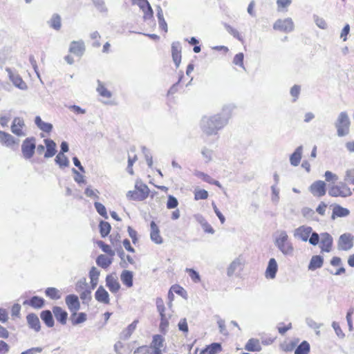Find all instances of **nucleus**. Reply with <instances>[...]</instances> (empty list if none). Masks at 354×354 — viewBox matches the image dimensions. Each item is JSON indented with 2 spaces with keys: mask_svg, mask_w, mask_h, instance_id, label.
<instances>
[{
  "mask_svg": "<svg viewBox=\"0 0 354 354\" xmlns=\"http://www.w3.org/2000/svg\"><path fill=\"white\" fill-rule=\"evenodd\" d=\"M273 28L284 32H290L294 29V23L291 18L284 19H277L274 25Z\"/></svg>",
  "mask_w": 354,
  "mask_h": 354,
  "instance_id": "obj_7",
  "label": "nucleus"
},
{
  "mask_svg": "<svg viewBox=\"0 0 354 354\" xmlns=\"http://www.w3.org/2000/svg\"><path fill=\"white\" fill-rule=\"evenodd\" d=\"M150 238L156 244H161L163 242V239L160 234L159 227L154 221H151L150 223Z\"/></svg>",
  "mask_w": 354,
  "mask_h": 354,
  "instance_id": "obj_17",
  "label": "nucleus"
},
{
  "mask_svg": "<svg viewBox=\"0 0 354 354\" xmlns=\"http://www.w3.org/2000/svg\"><path fill=\"white\" fill-rule=\"evenodd\" d=\"M35 140V138L30 137L26 138L23 141L21 145V152L26 160H29L33 156L36 149Z\"/></svg>",
  "mask_w": 354,
  "mask_h": 354,
  "instance_id": "obj_6",
  "label": "nucleus"
},
{
  "mask_svg": "<svg viewBox=\"0 0 354 354\" xmlns=\"http://www.w3.org/2000/svg\"><path fill=\"white\" fill-rule=\"evenodd\" d=\"M337 246L340 250H349L353 246V236L349 233L342 234L339 238Z\"/></svg>",
  "mask_w": 354,
  "mask_h": 354,
  "instance_id": "obj_9",
  "label": "nucleus"
},
{
  "mask_svg": "<svg viewBox=\"0 0 354 354\" xmlns=\"http://www.w3.org/2000/svg\"><path fill=\"white\" fill-rule=\"evenodd\" d=\"M313 19H314V21H315V24L319 28L323 29V30H326L328 28L327 23L326 22V21L323 18L319 17V16L315 15L313 16Z\"/></svg>",
  "mask_w": 354,
  "mask_h": 354,
  "instance_id": "obj_50",
  "label": "nucleus"
},
{
  "mask_svg": "<svg viewBox=\"0 0 354 354\" xmlns=\"http://www.w3.org/2000/svg\"><path fill=\"white\" fill-rule=\"evenodd\" d=\"M46 295L52 299H58L60 298L59 290L55 288H48L45 290Z\"/></svg>",
  "mask_w": 354,
  "mask_h": 354,
  "instance_id": "obj_47",
  "label": "nucleus"
},
{
  "mask_svg": "<svg viewBox=\"0 0 354 354\" xmlns=\"http://www.w3.org/2000/svg\"><path fill=\"white\" fill-rule=\"evenodd\" d=\"M88 288V283L85 278L80 279L75 285V290L77 292H80Z\"/></svg>",
  "mask_w": 354,
  "mask_h": 354,
  "instance_id": "obj_52",
  "label": "nucleus"
},
{
  "mask_svg": "<svg viewBox=\"0 0 354 354\" xmlns=\"http://www.w3.org/2000/svg\"><path fill=\"white\" fill-rule=\"evenodd\" d=\"M48 23L52 28L59 30L62 26L61 17L58 14H53Z\"/></svg>",
  "mask_w": 354,
  "mask_h": 354,
  "instance_id": "obj_40",
  "label": "nucleus"
},
{
  "mask_svg": "<svg viewBox=\"0 0 354 354\" xmlns=\"http://www.w3.org/2000/svg\"><path fill=\"white\" fill-rule=\"evenodd\" d=\"M100 232L102 237H106L111 231V225L106 221H100L99 224Z\"/></svg>",
  "mask_w": 354,
  "mask_h": 354,
  "instance_id": "obj_42",
  "label": "nucleus"
},
{
  "mask_svg": "<svg viewBox=\"0 0 354 354\" xmlns=\"http://www.w3.org/2000/svg\"><path fill=\"white\" fill-rule=\"evenodd\" d=\"M171 55L173 61L178 68L181 62V45L180 42H173L171 44Z\"/></svg>",
  "mask_w": 354,
  "mask_h": 354,
  "instance_id": "obj_15",
  "label": "nucleus"
},
{
  "mask_svg": "<svg viewBox=\"0 0 354 354\" xmlns=\"http://www.w3.org/2000/svg\"><path fill=\"white\" fill-rule=\"evenodd\" d=\"M99 193L100 192L97 189H92L91 188V187H87L84 190V194L86 195V196L91 197V198H95L97 199L99 198V196H98Z\"/></svg>",
  "mask_w": 354,
  "mask_h": 354,
  "instance_id": "obj_58",
  "label": "nucleus"
},
{
  "mask_svg": "<svg viewBox=\"0 0 354 354\" xmlns=\"http://www.w3.org/2000/svg\"><path fill=\"white\" fill-rule=\"evenodd\" d=\"M69 51L78 57H82L85 51L84 43L82 40L71 41Z\"/></svg>",
  "mask_w": 354,
  "mask_h": 354,
  "instance_id": "obj_14",
  "label": "nucleus"
},
{
  "mask_svg": "<svg viewBox=\"0 0 354 354\" xmlns=\"http://www.w3.org/2000/svg\"><path fill=\"white\" fill-rule=\"evenodd\" d=\"M19 140L15 138L11 134L0 131V143L6 147L12 148L15 145H18Z\"/></svg>",
  "mask_w": 354,
  "mask_h": 354,
  "instance_id": "obj_11",
  "label": "nucleus"
},
{
  "mask_svg": "<svg viewBox=\"0 0 354 354\" xmlns=\"http://www.w3.org/2000/svg\"><path fill=\"white\" fill-rule=\"evenodd\" d=\"M310 351V344L303 341L295 349V354H307Z\"/></svg>",
  "mask_w": 354,
  "mask_h": 354,
  "instance_id": "obj_44",
  "label": "nucleus"
},
{
  "mask_svg": "<svg viewBox=\"0 0 354 354\" xmlns=\"http://www.w3.org/2000/svg\"><path fill=\"white\" fill-rule=\"evenodd\" d=\"M156 307L158 313H160V317H164L165 307L163 302V300L161 298L156 299Z\"/></svg>",
  "mask_w": 354,
  "mask_h": 354,
  "instance_id": "obj_56",
  "label": "nucleus"
},
{
  "mask_svg": "<svg viewBox=\"0 0 354 354\" xmlns=\"http://www.w3.org/2000/svg\"><path fill=\"white\" fill-rule=\"evenodd\" d=\"M138 323V320L136 319L124 329L120 334V339L122 340L128 339L136 330Z\"/></svg>",
  "mask_w": 354,
  "mask_h": 354,
  "instance_id": "obj_25",
  "label": "nucleus"
},
{
  "mask_svg": "<svg viewBox=\"0 0 354 354\" xmlns=\"http://www.w3.org/2000/svg\"><path fill=\"white\" fill-rule=\"evenodd\" d=\"M40 317L48 327L51 328L54 326L53 314L49 310H43L40 314Z\"/></svg>",
  "mask_w": 354,
  "mask_h": 354,
  "instance_id": "obj_34",
  "label": "nucleus"
},
{
  "mask_svg": "<svg viewBox=\"0 0 354 354\" xmlns=\"http://www.w3.org/2000/svg\"><path fill=\"white\" fill-rule=\"evenodd\" d=\"M212 153L213 151L211 149H207V147H203L201 149V154L203 158L205 159L206 162H209L212 160Z\"/></svg>",
  "mask_w": 354,
  "mask_h": 354,
  "instance_id": "obj_53",
  "label": "nucleus"
},
{
  "mask_svg": "<svg viewBox=\"0 0 354 354\" xmlns=\"http://www.w3.org/2000/svg\"><path fill=\"white\" fill-rule=\"evenodd\" d=\"M6 71L8 73L10 80L16 87L21 90H26L27 88L26 82L23 81L22 78L18 74L14 73L9 68H6Z\"/></svg>",
  "mask_w": 354,
  "mask_h": 354,
  "instance_id": "obj_13",
  "label": "nucleus"
},
{
  "mask_svg": "<svg viewBox=\"0 0 354 354\" xmlns=\"http://www.w3.org/2000/svg\"><path fill=\"white\" fill-rule=\"evenodd\" d=\"M169 326V321L165 317V315L164 317H160V330L164 334L167 332V328Z\"/></svg>",
  "mask_w": 354,
  "mask_h": 354,
  "instance_id": "obj_62",
  "label": "nucleus"
},
{
  "mask_svg": "<svg viewBox=\"0 0 354 354\" xmlns=\"http://www.w3.org/2000/svg\"><path fill=\"white\" fill-rule=\"evenodd\" d=\"M328 194L332 197L346 198L350 196L352 192L346 183L340 182L337 185H329Z\"/></svg>",
  "mask_w": 354,
  "mask_h": 354,
  "instance_id": "obj_4",
  "label": "nucleus"
},
{
  "mask_svg": "<svg viewBox=\"0 0 354 354\" xmlns=\"http://www.w3.org/2000/svg\"><path fill=\"white\" fill-rule=\"evenodd\" d=\"M208 197V192L205 189H200L198 191H196L194 194V198L195 200H204L207 198Z\"/></svg>",
  "mask_w": 354,
  "mask_h": 354,
  "instance_id": "obj_63",
  "label": "nucleus"
},
{
  "mask_svg": "<svg viewBox=\"0 0 354 354\" xmlns=\"http://www.w3.org/2000/svg\"><path fill=\"white\" fill-rule=\"evenodd\" d=\"M303 153V146H299L290 156L291 165L297 167L299 165Z\"/></svg>",
  "mask_w": 354,
  "mask_h": 354,
  "instance_id": "obj_26",
  "label": "nucleus"
},
{
  "mask_svg": "<svg viewBox=\"0 0 354 354\" xmlns=\"http://www.w3.org/2000/svg\"><path fill=\"white\" fill-rule=\"evenodd\" d=\"M150 347H147L146 346H142L138 347L135 351L134 354L137 353H143V352H147L149 354H162V350L156 349V348H151L152 351L149 352Z\"/></svg>",
  "mask_w": 354,
  "mask_h": 354,
  "instance_id": "obj_46",
  "label": "nucleus"
},
{
  "mask_svg": "<svg viewBox=\"0 0 354 354\" xmlns=\"http://www.w3.org/2000/svg\"><path fill=\"white\" fill-rule=\"evenodd\" d=\"M165 347V338L161 335H154L150 344V348L162 350Z\"/></svg>",
  "mask_w": 354,
  "mask_h": 354,
  "instance_id": "obj_30",
  "label": "nucleus"
},
{
  "mask_svg": "<svg viewBox=\"0 0 354 354\" xmlns=\"http://www.w3.org/2000/svg\"><path fill=\"white\" fill-rule=\"evenodd\" d=\"M278 11H287L288 8L292 3V0H277Z\"/></svg>",
  "mask_w": 354,
  "mask_h": 354,
  "instance_id": "obj_45",
  "label": "nucleus"
},
{
  "mask_svg": "<svg viewBox=\"0 0 354 354\" xmlns=\"http://www.w3.org/2000/svg\"><path fill=\"white\" fill-rule=\"evenodd\" d=\"M24 304H29L35 308H41L44 305V299L38 296H33L30 300L24 301Z\"/></svg>",
  "mask_w": 354,
  "mask_h": 354,
  "instance_id": "obj_37",
  "label": "nucleus"
},
{
  "mask_svg": "<svg viewBox=\"0 0 354 354\" xmlns=\"http://www.w3.org/2000/svg\"><path fill=\"white\" fill-rule=\"evenodd\" d=\"M309 241V243L313 245H317L319 241H320V236L316 232H313L310 234V236H309V239L308 240Z\"/></svg>",
  "mask_w": 354,
  "mask_h": 354,
  "instance_id": "obj_57",
  "label": "nucleus"
},
{
  "mask_svg": "<svg viewBox=\"0 0 354 354\" xmlns=\"http://www.w3.org/2000/svg\"><path fill=\"white\" fill-rule=\"evenodd\" d=\"M245 349L250 352L260 351L261 346L259 340L254 338L250 339L245 346Z\"/></svg>",
  "mask_w": 354,
  "mask_h": 354,
  "instance_id": "obj_31",
  "label": "nucleus"
},
{
  "mask_svg": "<svg viewBox=\"0 0 354 354\" xmlns=\"http://www.w3.org/2000/svg\"><path fill=\"white\" fill-rule=\"evenodd\" d=\"M53 313L57 322L62 325L66 324L68 318V313L66 310L59 306H54L53 308Z\"/></svg>",
  "mask_w": 354,
  "mask_h": 354,
  "instance_id": "obj_24",
  "label": "nucleus"
},
{
  "mask_svg": "<svg viewBox=\"0 0 354 354\" xmlns=\"http://www.w3.org/2000/svg\"><path fill=\"white\" fill-rule=\"evenodd\" d=\"M344 181L354 185V169H348L346 171Z\"/></svg>",
  "mask_w": 354,
  "mask_h": 354,
  "instance_id": "obj_59",
  "label": "nucleus"
},
{
  "mask_svg": "<svg viewBox=\"0 0 354 354\" xmlns=\"http://www.w3.org/2000/svg\"><path fill=\"white\" fill-rule=\"evenodd\" d=\"M320 243V248L322 250L326 252H329L331 250L333 244V238L331 235L327 232L321 234Z\"/></svg>",
  "mask_w": 354,
  "mask_h": 354,
  "instance_id": "obj_19",
  "label": "nucleus"
},
{
  "mask_svg": "<svg viewBox=\"0 0 354 354\" xmlns=\"http://www.w3.org/2000/svg\"><path fill=\"white\" fill-rule=\"evenodd\" d=\"M106 286L112 293H116L120 288V284L117 278L112 274H109L106 277Z\"/></svg>",
  "mask_w": 354,
  "mask_h": 354,
  "instance_id": "obj_20",
  "label": "nucleus"
},
{
  "mask_svg": "<svg viewBox=\"0 0 354 354\" xmlns=\"http://www.w3.org/2000/svg\"><path fill=\"white\" fill-rule=\"evenodd\" d=\"M149 193V187L145 184L136 185V190L129 191L127 194V198L133 201H144Z\"/></svg>",
  "mask_w": 354,
  "mask_h": 354,
  "instance_id": "obj_5",
  "label": "nucleus"
},
{
  "mask_svg": "<svg viewBox=\"0 0 354 354\" xmlns=\"http://www.w3.org/2000/svg\"><path fill=\"white\" fill-rule=\"evenodd\" d=\"M35 123L37 127L41 131L46 133H49L53 129V125L50 123L42 121L39 116H36L35 118Z\"/></svg>",
  "mask_w": 354,
  "mask_h": 354,
  "instance_id": "obj_33",
  "label": "nucleus"
},
{
  "mask_svg": "<svg viewBox=\"0 0 354 354\" xmlns=\"http://www.w3.org/2000/svg\"><path fill=\"white\" fill-rule=\"evenodd\" d=\"M324 177L327 182H331L333 184L338 180V176L330 171H326L325 172Z\"/></svg>",
  "mask_w": 354,
  "mask_h": 354,
  "instance_id": "obj_60",
  "label": "nucleus"
},
{
  "mask_svg": "<svg viewBox=\"0 0 354 354\" xmlns=\"http://www.w3.org/2000/svg\"><path fill=\"white\" fill-rule=\"evenodd\" d=\"M178 205V200L174 196L169 195L167 202V207L168 209H174Z\"/></svg>",
  "mask_w": 354,
  "mask_h": 354,
  "instance_id": "obj_55",
  "label": "nucleus"
},
{
  "mask_svg": "<svg viewBox=\"0 0 354 354\" xmlns=\"http://www.w3.org/2000/svg\"><path fill=\"white\" fill-rule=\"evenodd\" d=\"M324 259L320 255H315L311 258L309 265L308 270H315L317 268H320L323 266Z\"/></svg>",
  "mask_w": 354,
  "mask_h": 354,
  "instance_id": "obj_29",
  "label": "nucleus"
},
{
  "mask_svg": "<svg viewBox=\"0 0 354 354\" xmlns=\"http://www.w3.org/2000/svg\"><path fill=\"white\" fill-rule=\"evenodd\" d=\"M96 263L98 266L106 269L112 263V259L104 254H100L96 259Z\"/></svg>",
  "mask_w": 354,
  "mask_h": 354,
  "instance_id": "obj_38",
  "label": "nucleus"
},
{
  "mask_svg": "<svg viewBox=\"0 0 354 354\" xmlns=\"http://www.w3.org/2000/svg\"><path fill=\"white\" fill-rule=\"evenodd\" d=\"M98 245L104 252L109 254L110 256L115 255V252L111 248V247L109 245L105 244L103 241H99Z\"/></svg>",
  "mask_w": 354,
  "mask_h": 354,
  "instance_id": "obj_54",
  "label": "nucleus"
},
{
  "mask_svg": "<svg viewBox=\"0 0 354 354\" xmlns=\"http://www.w3.org/2000/svg\"><path fill=\"white\" fill-rule=\"evenodd\" d=\"M185 272L189 273L190 278L194 282L198 283L201 281L200 274L195 270L192 268H186Z\"/></svg>",
  "mask_w": 354,
  "mask_h": 354,
  "instance_id": "obj_51",
  "label": "nucleus"
},
{
  "mask_svg": "<svg viewBox=\"0 0 354 354\" xmlns=\"http://www.w3.org/2000/svg\"><path fill=\"white\" fill-rule=\"evenodd\" d=\"M55 161L61 168L66 167L69 165L68 158L64 154H62V153H59L57 155Z\"/></svg>",
  "mask_w": 354,
  "mask_h": 354,
  "instance_id": "obj_41",
  "label": "nucleus"
},
{
  "mask_svg": "<svg viewBox=\"0 0 354 354\" xmlns=\"http://www.w3.org/2000/svg\"><path fill=\"white\" fill-rule=\"evenodd\" d=\"M46 150L44 153V158H49L54 156L57 152L56 143L51 139L44 140Z\"/></svg>",
  "mask_w": 354,
  "mask_h": 354,
  "instance_id": "obj_23",
  "label": "nucleus"
},
{
  "mask_svg": "<svg viewBox=\"0 0 354 354\" xmlns=\"http://www.w3.org/2000/svg\"><path fill=\"white\" fill-rule=\"evenodd\" d=\"M97 91L101 96L106 98H110L112 95L111 91L107 90L103 83L100 80H97Z\"/></svg>",
  "mask_w": 354,
  "mask_h": 354,
  "instance_id": "obj_43",
  "label": "nucleus"
},
{
  "mask_svg": "<svg viewBox=\"0 0 354 354\" xmlns=\"http://www.w3.org/2000/svg\"><path fill=\"white\" fill-rule=\"evenodd\" d=\"M95 297V299L100 303L105 304H109V295L102 286H99L96 290Z\"/></svg>",
  "mask_w": 354,
  "mask_h": 354,
  "instance_id": "obj_22",
  "label": "nucleus"
},
{
  "mask_svg": "<svg viewBox=\"0 0 354 354\" xmlns=\"http://www.w3.org/2000/svg\"><path fill=\"white\" fill-rule=\"evenodd\" d=\"M222 347L220 343H212L205 348L201 351V354H216L221 351Z\"/></svg>",
  "mask_w": 354,
  "mask_h": 354,
  "instance_id": "obj_36",
  "label": "nucleus"
},
{
  "mask_svg": "<svg viewBox=\"0 0 354 354\" xmlns=\"http://www.w3.org/2000/svg\"><path fill=\"white\" fill-rule=\"evenodd\" d=\"M300 86L299 85H294L291 89H290V95L293 97V102H296L297 100L299 97V93H300Z\"/></svg>",
  "mask_w": 354,
  "mask_h": 354,
  "instance_id": "obj_61",
  "label": "nucleus"
},
{
  "mask_svg": "<svg viewBox=\"0 0 354 354\" xmlns=\"http://www.w3.org/2000/svg\"><path fill=\"white\" fill-rule=\"evenodd\" d=\"M278 270V266L275 259L272 258L269 260L268 266L266 270V277L268 279H274L277 272Z\"/></svg>",
  "mask_w": 354,
  "mask_h": 354,
  "instance_id": "obj_21",
  "label": "nucleus"
},
{
  "mask_svg": "<svg viewBox=\"0 0 354 354\" xmlns=\"http://www.w3.org/2000/svg\"><path fill=\"white\" fill-rule=\"evenodd\" d=\"M94 206H95L96 211L100 216H102V217H104L106 219L108 218L106 209L103 204H102L99 202H95Z\"/></svg>",
  "mask_w": 354,
  "mask_h": 354,
  "instance_id": "obj_48",
  "label": "nucleus"
},
{
  "mask_svg": "<svg viewBox=\"0 0 354 354\" xmlns=\"http://www.w3.org/2000/svg\"><path fill=\"white\" fill-rule=\"evenodd\" d=\"M326 184L323 180L315 181L309 187L310 192L315 196L322 197L326 194Z\"/></svg>",
  "mask_w": 354,
  "mask_h": 354,
  "instance_id": "obj_10",
  "label": "nucleus"
},
{
  "mask_svg": "<svg viewBox=\"0 0 354 354\" xmlns=\"http://www.w3.org/2000/svg\"><path fill=\"white\" fill-rule=\"evenodd\" d=\"M24 125V121L22 118L19 117L15 118L11 125V131L18 136H24L25 133L21 129Z\"/></svg>",
  "mask_w": 354,
  "mask_h": 354,
  "instance_id": "obj_18",
  "label": "nucleus"
},
{
  "mask_svg": "<svg viewBox=\"0 0 354 354\" xmlns=\"http://www.w3.org/2000/svg\"><path fill=\"white\" fill-rule=\"evenodd\" d=\"M134 5H138L144 13L145 21L151 19L153 17V9L147 0H132Z\"/></svg>",
  "mask_w": 354,
  "mask_h": 354,
  "instance_id": "obj_8",
  "label": "nucleus"
},
{
  "mask_svg": "<svg viewBox=\"0 0 354 354\" xmlns=\"http://www.w3.org/2000/svg\"><path fill=\"white\" fill-rule=\"evenodd\" d=\"M133 272L129 270H123L120 274V279L124 285L127 288H131L133 285Z\"/></svg>",
  "mask_w": 354,
  "mask_h": 354,
  "instance_id": "obj_28",
  "label": "nucleus"
},
{
  "mask_svg": "<svg viewBox=\"0 0 354 354\" xmlns=\"http://www.w3.org/2000/svg\"><path fill=\"white\" fill-rule=\"evenodd\" d=\"M178 327L179 330L183 333H187L189 331L187 319L185 318H183L180 320L178 324Z\"/></svg>",
  "mask_w": 354,
  "mask_h": 354,
  "instance_id": "obj_64",
  "label": "nucleus"
},
{
  "mask_svg": "<svg viewBox=\"0 0 354 354\" xmlns=\"http://www.w3.org/2000/svg\"><path fill=\"white\" fill-rule=\"evenodd\" d=\"M351 122L346 112L342 111L339 115L335 122L337 129V135L339 137L347 136L350 131Z\"/></svg>",
  "mask_w": 354,
  "mask_h": 354,
  "instance_id": "obj_3",
  "label": "nucleus"
},
{
  "mask_svg": "<svg viewBox=\"0 0 354 354\" xmlns=\"http://www.w3.org/2000/svg\"><path fill=\"white\" fill-rule=\"evenodd\" d=\"M86 314L85 313L74 312L71 314L70 319L73 326L84 323L86 320Z\"/></svg>",
  "mask_w": 354,
  "mask_h": 354,
  "instance_id": "obj_32",
  "label": "nucleus"
},
{
  "mask_svg": "<svg viewBox=\"0 0 354 354\" xmlns=\"http://www.w3.org/2000/svg\"><path fill=\"white\" fill-rule=\"evenodd\" d=\"M234 109V106L232 104L225 105L221 113L204 116L201 122V127L203 133L207 136L216 135L227 124Z\"/></svg>",
  "mask_w": 354,
  "mask_h": 354,
  "instance_id": "obj_1",
  "label": "nucleus"
},
{
  "mask_svg": "<svg viewBox=\"0 0 354 354\" xmlns=\"http://www.w3.org/2000/svg\"><path fill=\"white\" fill-rule=\"evenodd\" d=\"M65 301L68 309L71 312H77L80 308V303L77 295H68L66 297Z\"/></svg>",
  "mask_w": 354,
  "mask_h": 354,
  "instance_id": "obj_16",
  "label": "nucleus"
},
{
  "mask_svg": "<svg viewBox=\"0 0 354 354\" xmlns=\"http://www.w3.org/2000/svg\"><path fill=\"white\" fill-rule=\"evenodd\" d=\"M26 319L30 328L34 329L36 332L40 330V322L37 315L34 313H30L27 315Z\"/></svg>",
  "mask_w": 354,
  "mask_h": 354,
  "instance_id": "obj_27",
  "label": "nucleus"
},
{
  "mask_svg": "<svg viewBox=\"0 0 354 354\" xmlns=\"http://www.w3.org/2000/svg\"><path fill=\"white\" fill-rule=\"evenodd\" d=\"M350 213V211L345 207L336 205L334 206L333 209L332 218L334 219L337 217H345L347 216Z\"/></svg>",
  "mask_w": 354,
  "mask_h": 354,
  "instance_id": "obj_35",
  "label": "nucleus"
},
{
  "mask_svg": "<svg viewBox=\"0 0 354 354\" xmlns=\"http://www.w3.org/2000/svg\"><path fill=\"white\" fill-rule=\"evenodd\" d=\"M241 267V262L239 259H235L228 266L227 270V274L231 277L234 273Z\"/></svg>",
  "mask_w": 354,
  "mask_h": 354,
  "instance_id": "obj_39",
  "label": "nucleus"
},
{
  "mask_svg": "<svg viewBox=\"0 0 354 354\" xmlns=\"http://www.w3.org/2000/svg\"><path fill=\"white\" fill-rule=\"evenodd\" d=\"M312 232V227L306 225H301L294 231V236L303 241H307Z\"/></svg>",
  "mask_w": 354,
  "mask_h": 354,
  "instance_id": "obj_12",
  "label": "nucleus"
},
{
  "mask_svg": "<svg viewBox=\"0 0 354 354\" xmlns=\"http://www.w3.org/2000/svg\"><path fill=\"white\" fill-rule=\"evenodd\" d=\"M274 243L278 250L286 256H292L294 246L285 230H277L274 235Z\"/></svg>",
  "mask_w": 354,
  "mask_h": 354,
  "instance_id": "obj_2",
  "label": "nucleus"
},
{
  "mask_svg": "<svg viewBox=\"0 0 354 354\" xmlns=\"http://www.w3.org/2000/svg\"><path fill=\"white\" fill-rule=\"evenodd\" d=\"M224 26H225V29L227 30V31L230 35H232L234 37L238 39L239 41H243V39L237 30H236L235 28H232L231 26H230L227 24H225Z\"/></svg>",
  "mask_w": 354,
  "mask_h": 354,
  "instance_id": "obj_49",
  "label": "nucleus"
}]
</instances>
